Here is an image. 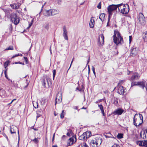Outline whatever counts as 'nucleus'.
Segmentation results:
<instances>
[{"instance_id": "obj_44", "label": "nucleus", "mask_w": 147, "mask_h": 147, "mask_svg": "<svg viewBox=\"0 0 147 147\" xmlns=\"http://www.w3.org/2000/svg\"><path fill=\"white\" fill-rule=\"evenodd\" d=\"M9 30L10 31H11L12 30V26L11 24H10L9 26Z\"/></svg>"}, {"instance_id": "obj_42", "label": "nucleus", "mask_w": 147, "mask_h": 147, "mask_svg": "<svg viewBox=\"0 0 147 147\" xmlns=\"http://www.w3.org/2000/svg\"><path fill=\"white\" fill-rule=\"evenodd\" d=\"M56 74V70L54 69L53 71V79L54 80Z\"/></svg>"}, {"instance_id": "obj_18", "label": "nucleus", "mask_w": 147, "mask_h": 147, "mask_svg": "<svg viewBox=\"0 0 147 147\" xmlns=\"http://www.w3.org/2000/svg\"><path fill=\"white\" fill-rule=\"evenodd\" d=\"M21 5V4L20 3L18 2L17 3L11 4L10 6L13 9H17L19 8Z\"/></svg>"}, {"instance_id": "obj_43", "label": "nucleus", "mask_w": 147, "mask_h": 147, "mask_svg": "<svg viewBox=\"0 0 147 147\" xmlns=\"http://www.w3.org/2000/svg\"><path fill=\"white\" fill-rule=\"evenodd\" d=\"M49 26L48 24H46L45 25V28L47 30L49 29Z\"/></svg>"}, {"instance_id": "obj_63", "label": "nucleus", "mask_w": 147, "mask_h": 147, "mask_svg": "<svg viewBox=\"0 0 147 147\" xmlns=\"http://www.w3.org/2000/svg\"><path fill=\"white\" fill-rule=\"evenodd\" d=\"M52 147H58L56 145H53Z\"/></svg>"}, {"instance_id": "obj_60", "label": "nucleus", "mask_w": 147, "mask_h": 147, "mask_svg": "<svg viewBox=\"0 0 147 147\" xmlns=\"http://www.w3.org/2000/svg\"><path fill=\"white\" fill-rule=\"evenodd\" d=\"M90 57H89V58H88V59L87 61V64H88V63L90 61Z\"/></svg>"}, {"instance_id": "obj_5", "label": "nucleus", "mask_w": 147, "mask_h": 147, "mask_svg": "<svg viewBox=\"0 0 147 147\" xmlns=\"http://www.w3.org/2000/svg\"><path fill=\"white\" fill-rule=\"evenodd\" d=\"M51 79L49 77L45 76L43 77L42 81V85L45 87H46V84H47L48 86H49V82H51Z\"/></svg>"}, {"instance_id": "obj_11", "label": "nucleus", "mask_w": 147, "mask_h": 147, "mask_svg": "<svg viewBox=\"0 0 147 147\" xmlns=\"http://www.w3.org/2000/svg\"><path fill=\"white\" fill-rule=\"evenodd\" d=\"M139 20L142 24H144L145 22V18L143 14L140 13L139 15Z\"/></svg>"}, {"instance_id": "obj_2", "label": "nucleus", "mask_w": 147, "mask_h": 147, "mask_svg": "<svg viewBox=\"0 0 147 147\" xmlns=\"http://www.w3.org/2000/svg\"><path fill=\"white\" fill-rule=\"evenodd\" d=\"M113 37L114 42L117 45L119 44H121L123 42V38L121 36L119 32L115 31Z\"/></svg>"}, {"instance_id": "obj_26", "label": "nucleus", "mask_w": 147, "mask_h": 147, "mask_svg": "<svg viewBox=\"0 0 147 147\" xmlns=\"http://www.w3.org/2000/svg\"><path fill=\"white\" fill-rule=\"evenodd\" d=\"M94 20L91 18L90 21L89 23V26L90 28H93L94 26Z\"/></svg>"}, {"instance_id": "obj_32", "label": "nucleus", "mask_w": 147, "mask_h": 147, "mask_svg": "<svg viewBox=\"0 0 147 147\" xmlns=\"http://www.w3.org/2000/svg\"><path fill=\"white\" fill-rule=\"evenodd\" d=\"M118 102L117 99L116 98H114L113 103L117 105L118 104Z\"/></svg>"}, {"instance_id": "obj_6", "label": "nucleus", "mask_w": 147, "mask_h": 147, "mask_svg": "<svg viewBox=\"0 0 147 147\" xmlns=\"http://www.w3.org/2000/svg\"><path fill=\"white\" fill-rule=\"evenodd\" d=\"M62 93L61 92H59L56 96L55 99V105L56 103H59L61 102L62 100Z\"/></svg>"}, {"instance_id": "obj_12", "label": "nucleus", "mask_w": 147, "mask_h": 147, "mask_svg": "<svg viewBox=\"0 0 147 147\" xmlns=\"http://www.w3.org/2000/svg\"><path fill=\"white\" fill-rule=\"evenodd\" d=\"M63 36L65 40H68V37L67 35L68 32L67 30L66 27L65 26L63 27Z\"/></svg>"}, {"instance_id": "obj_23", "label": "nucleus", "mask_w": 147, "mask_h": 147, "mask_svg": "<svg viewBox=\"0 0 147 147\" xmlns=\"http://www.w3.org/2000/svg\"><path fill=\"white\" fill-rule=\"evenodd\" d=\"M125 4H123V3H121L120 4L116 5L118 6V9L119 11L120 12L121 10H122V9L124 8L125 5Z\"/></svg>"}, {"instance_id": "obj_38", "label": "nucleus", "mask_w": 147, "mask_h": 147, "mask_svg": "<svg viewBox=\"0 0 147 147\" xmlns=\"http://www.w3.org/2000/svg\"><path fill=\"white\" fill-rule=\"evenodd\" d=\"M32 141L34 142L35 143L37 144L38 142V138H35L32 140Z\"/></svg>"}, {"instance_id": "obj_45", "label": "nucleus", "mask_w": 147, "mask_h": 147, "mask_svg": "<svg viewBox=\"0 0 147 147\" xmlns=\"http://www.w3.org/2000/svg\"><path fill=\"white\" fill-rule=\"evenodd\" d=\"M97 7L99 9H100L101 8V2H100L98 3V5L97 6Z\"/></svg>"}, {"instance_id": "obj_64", "label": "nucleus", "mask_w": 147, "mask_h": 147, "mask_svg": "<svg viewBox=\"0 0 147 147\" xmlns=\"http://www.w3.org/2000/svg\"><path fill=\"white\" fill-rule=\"evenodd\" d=\"M111 147H117V146L115 145H113Z\"/></svg>"}, {"instance_id": "obj_50", "label": "nucleus", "mask_w": 147, "mask_h": 147, "mask_svg": "<svg viewBox=\"0 0 147 147\" xmlns=\"http://www.w3.org/2000/svg\"><path fill=\"white\" fill-rule=\"evenodd\" d=\"M15 63V64H21V65H24V63H22V62H16Z\"/></svg>"}, {"instance_id": "obj_13", "label": "nucleus", "mask_w": 147, "mask_h": 147, "mask_svg": "<svg viewBox=\"0 0 147 147\" xmlns=\"http://www.w3.org/2000/svg\"><path fill=\"white\" fill-rule=\"evenodd\" d=\"M51 9L49 10L44 9L42 11L43 15L47 17L52 16Z\"/></svg>"}, {"instance_id": "obj_41", "label": "nucleus", "mask_w": 147, "mask_h": 147, "mask_svg": "<svg viewBox=\"0 0 147 147\" xmlns=\"http://www.w3.org/2000/svg\"><path fill=\"white\" fill-rule=\"evenodd\" d=\"M125 82L124 80H121L119 81V83L118 84V86H120V85L123 82Z\"/></svg>"}, {"instance_id": "obj_7", "label": "nucleus", "mask_w": 147, "mask_h": 147, "mask_svg": "<svg viewBox=\"0 0 147 147\" xmlns=\"http://www.w3.org/2000/svg\"><path fill=\"white\" fill-rule=\"evenodd\" d=\"M140 77V75L137 72L134 73L129 79L130 81H132L134 80H138Z\"/></svg>"}, {"instance_id": "obj_47", "label": "nucleus", "mask_w": 147, "mask_h": 147, "mask_svg": "<svg viewBox=\"0 0 147 147\" xmlns=\"http://www.w3.org/2000/svg\"><path fill=\"white\" fill-rule=\"evenodd\" d=\"M45 99H42L41 101V103L44 105L45 104Z\"/></svg>"}, {"instance_id": "obj_40", "label": "nucleus", "mask_w": 147, "mask_h": 147, "mask_svg": "<svg viewBox=\"0 0 147 147\" xmlns=\"http://www.w3.org/2000/svg\"><path fill=\"white\" fill-rule=\"evenodd\" d=\"M82 147H88V146H87L86 143H83L81 144Z\"/></svg>"}, {"instance_id": "obj_53", "label": "nucleus", "mask_w": 147, "mask_h": 147, "mask_svg": "<svg viewBox=\"0 0 147 147\" xmlns=\"http://www.w3.org/2000/svg\"><path fill=\"white\" fill-rule=\"evenodd\" d=\"M73 60H74V58L72 59V61H71V64H70V67H69V69H68V70H67V71H68V70H69V69H70V67H71V64H72V62H73Z\"/></svg>"}, {"instance_id": "obj_54", "label": "nucleus", "mask_w": 147, "mask_h": 147, "mask_svg": "<svg viewBox=\"0 0 147 147\" xmlns=\"http://www.w3.org/2000/svg\"><path fill=\"white\" fill-rule=\"evenodd\" d=\"M7 71V69H6L4 71V74H5V76H6V75Z\"/></svg>"}, {"instance_id": "obj_35", "label": "nucleus", "mask_w": 147, "mask_h": 147, "mask_svg": "<svg viewBox=\"0 0 147 147\" xmlns=\"http://www.w3.org/2000/svg\"><path fill=\"white\" fill-rule=\"evenodd\" d=\"M98 105L99 107V108L101 111V112H103V111H104L103 106L101 105Z\"/></svg>"}, {"instance_id": "obj_16", "label": "nucleus", "mask_w": 147, "mask_h": 147, "mask_svg": "<svg viewBox=\"0 0 147 147\" xmlns=\"http://www.w3.org/2000/svg\"><path fill=\"white\" fill-rule=\"evenodd\" d=\"M136 84L141 87L143 89H144V88L145 87L146 90L147 91V86L146 85V84L145 82H138L136 83Z\"/></svg>"}, {"instance_id": "obj_52", "label": "nucleus", "mask_w": 147, "mask_h": 147, "mask_svg": "<svg viewBox=\"0 0 147 147\" xmlns=\"http://www.w3.org/2000/svg\"><path fill=\"white\" fill-rule=\"evenodd\" d=\"M18 56H19V54H16L15 55H13L12 56V58H14V57H18Z\"/></svg>"}, {"instance_id": "obj_29", "label": "nucleus", "mask_w": 147, "mask_h": 147, "mask_svg": "<svg viewBox=\"0 0 147 147\" xmlns=\"http://www.w3.org/2000/svg\"><path fill=\"white\" fill-rule=\"evenodd\" d=\"M105 17V14L104 13H102L100 14L99 16V18L102 22H103L104 20Z\"/></svg>"}, {"instance_id": "obj_4", "label": "nucleus", "mask_w": 147, "mask_h": 147, "mask_svg": "<svg viewBox=\"0 0 147 147\" xmlns=\"http://www.w3.org/2000/svg\"><path fill=\"white\" fill-rule=\"evenodd\" d=\"M117 5H112L109 6L107 8L108 11L109 13V20H110V18L112 14V12L115 10L118 7Z\"/></svg>"}, {"instance_id": "obj_61", "label": "nucleus", "mask_w": 147, "mask_h": 147, "mask_svg": "<svg viewBox=\"0 0 147 147\" xmlns=\"http://www.w3.org/2000/svg\"><path fill=\"white\" fill-rule=\"evenodd\" d=\"M32 24V23H31L30 24H29V28L31 26Z\"/></svg>"}, {"instance_id": "obj_37", "label": "nucleus", "mask_w": 147, "mask_h": 147, "mask_svg": "<svg viewBox=\"0 0 147 147\" xmlns=\"http://www.w3.org/2000/svg\"><path fill=\"white\" fill-rule=\"evenodd\" d=\"M64 113H65L64 112V111L63 110L61 113V114L60 115V117L61 118H63L64 117Z\"/></svg>"}, {"instance_id": "obj_3", "label": "nucleus", "mask_w": 147, "mask_h": 147, "mask_svg": "<svg viewBox=\"0 0 147 147\" xmlns=\"http://www.w3.org/2000/svg\"><path fill=\"white\" fill-rule=\"evenodd\" d=\"M10 18L12 22L15 25H17L20 22L19 17L17 16L15 13H13L10 15Z\"/></svg>"}, {"instance_id": "obj_14", "label": "nucleus", "mask_w": 147, "mask_h": 147, "mask_svg": "<svg viewBox=\"0 0 147 147\" xmlns=\"http://www.w3.org/2000/svg\"><path fill=\"white\" fill-rule=\"evenodd\" d=\"M124 112V110L121 108H119L114 111L113 112V114L114 115H120L122 114Z\"/></svg>"}, {"instance_id": "obj_21", "label": "nucleus", "mask_w": 147, "mask_h": 147, "mask_svg": "<svg viewBox=\"0 0 147 147\" xmlns=\"http://www.w3.org/2000/svg\"><path fill=\"white\" fill-rule=\"evenodd\" d=\"M90 145L92 147H98V146L97 144L95 142V141L94 140L91 141L90 143Z\"/></svg>"}, {"instance_id": "obj_30", "label": "nucleus", "mask_w": 147, "mask_h": 147, "mask_svg": "<svg viewBox=\"0 0 147 147\" xmlns=\"http://www.w3.org/2000/svg\"><path fill=\"white\" fill-rule=\"evenodd\" d=\"M143 38L145 41H147V32H146L143 34Z\"/></svg>"}, {"instance_id": "obj_20", "label": "nucleus", "mask_w": 147, "mask_h": 147, "mask_svg": "<svg viewBox=\"0 0 147 147\" xmlns=\"http://www.w3.org/2000/svg\"><path fill=\"white\" fill-rule=\"evenodd\" d=\"M51 12L52 16H54L58 14L59 13V11L58 10H56L55 9H51Z\"/></svg>"}, {"instance_id": "obj_33", "label": "nucleus", "mask_w": 147, "mask_h": 147, "mask_svg": "<svg viewBox=\"0 0 147 147\" xmlns=\"http://www.w3.org/2000/svg\"><path fill=\"white\" fill-rule=\"evenodd\" d=\"M13 46H9L8 47L5 49V50H13Z\"/></svg>"}, {"instance_id": "obj_36", "label": "nucleus", "mask_w": 147, "mask_h": 147, "mask_svg": "<svg viewBox=\"0 0 147 147\" xmlns=\"http://www.w3.org/2000/svg\"><path fill=\"white\" fill-rule=\"evenodd\" d=\"M100 37L102 40V44H103L104 41V37L103 34L101 35Z\"/></svg>"}, {"instance_id": "obj_17", "label": "nucleus", "mask_w": 147, "mask_h": 147, "mask_svg": "<svg viewBox=\"0 0 147 147\" xmlns=\"http://www.w3.org/2000/svg\"><path fill=\"white\" fill-rule=\"evenodd\" d=\"M118 92L120 95H123L124 93V88L121 86H118Z\"/></svg>"}, {"instance_id": "obj_57", "label": "nucleus", "mask_w": 147, "mask_h": 147, "mask_svg": "<svg viewBox=\"0 0 147 147\" xmlns=\"http://www.w3.org/2000/svg\"><path fill=\"white\" fill-rule=\"evenodd\" d=\"M40 114H37V116H36V118H37V119L39 117H40Z\"/></svg>"}, {"instance_id": "obj_46", "label": "nucleus", "mask_w": 147, "mask_h": 147, "mask_svg": "<svg viewBox=\"0 0 147 147\" xmlns=\"http://www.w3.org/2000/svg\"><path fill=\"white\" fill-rule=\"evenodd\" d=\"M136 82H132L131 83V87L134 86H136L137 85L136 84Z\"/></svg>"}, {"instance_id": "obj_1", "label": "nucleus", "mask_w": 147, "mask_h": 147, "mask_svg": "<svg viewBox=\"0 0 147 147\" xmlns=\"http://www.w3.org/2000/svg\"><path fill=\"white\" fill-rule=\"evenodd\" d=\"M143 122V117L142 115L140 114H136L134 117L133 123L136 127H139Z\"/></svg>"}, {"instance_id": "obj_25", "label": "nucleus", "mask_w": 147, "mask_h": 147, "mask_svg": "<svg viewBox=\"0 0 147 147\" xmlns=\"http://www.w3.org/2000/svg\"><path fill=\"white\" fill-rule=\"evenodd\" d=\"M3 11L6 15L8 16L12 11L10 8L5 9H3Z\"/></svg>"}, {"instance_id": "obj_28", "label": "nucleus", "mask_w": 147, "mask_h": 147, "mask_svg": "<svg viewBox=\"0 0 147 147\" xmlns=\"http://www.w3.org/2000/svg\"><path fill=\"white\" fill-rule=\"evenodd\" d=\"M147 130H146V132L145 131H144L143 134H142V133H141L140 134L141 137L142 138L144 139H146V134L147 133Z\"/></svg>"}, {"instance_id": "obj_62", "label": "nucleus", "mask_w": 147, "mask_h": 147, "mask_svg": "<svg viewBox=\"0 0 147 147\" xmlns=\"http://www.w3.org/2000/svg\"><path fill=\"white\" fill-rule=\"evenodd\" d=\"M16 100V99H13V100H12V101L11 102L12 103V102L14 100Z\"/></svg>"}, {"instance_id": "obj_22", "label": "nucleus", "mask_w": 147, "mask_h": 147, "mask_svg": "<svg viewBox=\"0 0 147 147\" xmlns=\"http://www.w3.org/2000/svg\"><path fill=\"white\" fill-rule=\"evenodd\" d=\"M95 142L98 145V144L100 145L102 142V139L100 138H95Z\"/></svg>"}, {"instance_id": "obj_34", "label": "nucleus", "mask_w": 147, "mask_h": 147, "mask_svg": "<svg viewBox=\"0 0 147 147\" xmlns=\"http://www.w3.org/2000/svg\"><path fill=\"white\" fill-rule=\"evenodd\" d=\"M9 62L8 61H6L4 63V67L5 69H6V67H7L8 65Z\"/></svg>"}, {"instance_id": "obj_31", "label": "nucleus", "mask_w": 147, "mask_h": 147, "mask_svg": "<svg viewBox=\"0 0 147 147\" xmlns=\"http://www.w3.org/2000/svg\"><path fill=\"white\" fill-rule=\"evenodd\" d=\"M33 105L35 109L38 108V103L37 102L34 101L33 102Z\"/></svg>"}, {"instance_id": "obj_27", "label": "nucleus", "mask_w": 147, "mask_h": 147, "mask_svg": "<svg viewBox=\"0 0 147 147\" xmlns=\"http://www.w3.org/2000/svg\"><path fill=\"white\" fill-rule=\"evenodd\" d=\"M84 133H85L86 137V139L89 138L91 136V132L90 131H87L86 132H84Z\"/></svg>"}, {"instance_id": "obj_59", "label": "nucleus", "mask_w": 147, "mask_h": 147, "mask_svg": "<svg viewBox=\"0 0 147 147\" xmlns=\"http://www.w3.org/2000/svg\"><path fill=\"white\" fill-rule=\"evenodd\" d=\"M102 115L103 116H105V113L104 111H103V112H102Z\"/></svg>"}, {"instance_id": "obj_49", "label": "nucleus", "mask_w": 147, "mask_h": 147, "mask_svg": "<svg viewBox=\"0 0 147 147\" xmlns=\"http://www.w3.org/2000/svg\"><path fill=\"white\" fill-rule=\"evenodd\" d=\"M46 4V3H45L42 6V8L41 9V11H40L39 12V17H40V14L41 13V11H42V10H43V6H44L45 5V4Z\"/></svg>"}, {"instance_id": "obj_10", "label": "nucleus", "mask_w": 147, "mask_h": 147, "mask_svg": "<svg viewBox=\"0 0 147 147\" xmlns=\"http://www.w3.org/2000/svg\"><path fill=\"white\" fill-rule=\"evenodd\" d=\"M129 10V7L128 5L126 4L122 9V10H121L120 12L123 14H126L128 13Z\"/></svg>"}, {"instance_id": "obj_8", "label": "nucleus", "mask_w": 147, "mask_h": 147, "mask_svg": "<svg viewBox=\"0 0 147 147\" xmlns=\"http://www.w3.org/2000/svg\"><path fill=\"white\" fill-rule=\"evenodd\" d=\"M18 130V135L19 140V131L18 127L12 125L10 127V132L11 134L16 133V130Z\"/></svg>"}, {"instance_id": "obj_39", "label": "nucleus", "mask_w": 147, "mask_h": 147, "mask_svg": "<svg viewBox=\"0 0 147 147\" xmlns=\"http://www.w3.org/2000/svg\"><path fill=\"white\" fill-rule=\"evenodd\" d=\"M117 138L119 139L123 137V135L121 134H119L117 136Z\"/></svg>"}, {"instance_id": "obj_19", "label": "nucleus", "mask_w": 147, "mask_h": 147, "mask_svg": "<svg viewBox=\"0 0 147 147\" xmlns=\"http://www.w3.org/2000/svg\"><path fill=\"white\" fill-rule=\"evenodd\" d=\"M136 48H134L130 52V55L131 56H134L137 53V50Z\"/></svg>"}, {"instance_id": "obj_9", "label": "nucleus", "mask_w": 147, "mask_h": 147, "mask_svg": "<svg viewBox=\"0 0 147 147\" xmlns=\"http://www.w3.org/2000/svg\"><path fill=\"white\" fill-rule=\"evenodd\" d=\"M76 137L75 136H73L71 138H70L68 140L67 143L68 146L72 145L76 142Z\"/></svg>"}, {"instance_id": "obj_15", "label": "nucleus", "mask_w": 147, "mask_h": 147, "mask_svg": "<svg viewBox=\"0 0 147 147\" xmlns=\"http://www.w3.org/2000/svg\"><path fill=\"white\" fill-rule=\"evenodd\" d=\"M136 143L140 146L147 147V140L137 141Z\"/></svg>"}, {"instance_id": "obj_24", "label": "nucleus", "mask_w": 147, "mask_h": 147, "mask_svg": "<svg viewBox=\"0 0 147 147\" xmlns=\"http://www.w3.org/2000/svg\"><path fill=\"white\" fill-rule=\"evenodd\" d=\"M79 139L80 140H86L87 139L86 137L85 133H84L81 136H79Z\"/></svg>"}, {"instance_id": "obj_55", "label": "nucleus", "mask_w": 147, "mask_h": 147, "mask_svg": "<svg viewBox=\"0 0 147 147\" xmlns=\"http://www.w3.org/2000/svg\"><path fill=\"white\" fill-rule=\"evenodd\" d=\"M67 135L68 136H70V133H69V132H67Z\"/></svg>"}, {"instance_id": "obj_51", "label": "nucleus", "mask_w": 147, "mask_h": 147, "mask_svg": "<svg viewBox=\"0 0 147 147\" xmlns=\"http://www.w3.org/2000/svg\"><path fill=\"white\" fill-rule=\"evenodd\" d=\"M132 37L131 36H129V42L130 43L132 40Z\"/></svg>"}, {"instance_id": "obj_48", "label": "nucleus", "mask_w": 147, "mask_h": 147, "mask_svg": "<svg viewBox=\"0 0 147 147\" xmlns=\"http://www.w3.org/2000/svg\"><path fill=\"white\" fill-rule=\"evenodd\" d=\"M24 58L25 61L26 62V64H27L28 63V59L26 57H24Z\"/></svg>"}, {"instance_id": "obj_56", "label": "nucleus", "mask_w": 147, "mask_h": 147, "mask_svg": "<svg viewBox=\"0 0 147 147\" xmlns=\"http://www.w3.org/2000/svg\"><path fill=\"white\" fill-rule=\"evenodd\" d=\"M92 71L95 70L94 67L93 66H92Z\"/></svg>"}, {"instance_id": "obj_58", "label": "nucleus", "mask_w": 147, "mask_h": 147, "mask_svg": "<svg viewBox=\"0 0 147 147\" xmlns=\"http://www.w3.org/2000/svg\"><path fill=\"white\" fill-rule=\"evenodd\" d=\"M93 73V74H94V75L95 76V74H96V73L95 71V70L94 71H92Z\"/></svg>"}]
</instances>
